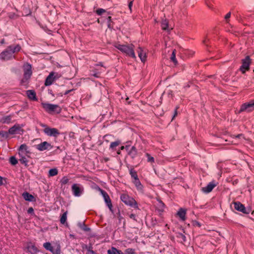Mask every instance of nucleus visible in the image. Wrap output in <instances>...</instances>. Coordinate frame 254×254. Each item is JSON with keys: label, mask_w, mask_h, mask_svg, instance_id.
Masks as SVG:
<instances>
[{"label": "nucleus", "mask_w": 254, "mask_h": 254, "mask_svg": "<svg viewBox=\"0 0 254 254\" xmlns=\"http://www.w3.org/2000/svg\"><path fill=\"white\" fill-rule=\"evenodd\" d=\"M231 12H229L225 16V19L226 21H227L228 19H229L231 16Z\"/></svg>", "instance_id": "obj_47"}, {"label": "nucleus", "mask_w": 254, "mask_h": 254, "mask_svg": "<svg viewBox=\"0 0 254 254\" xmlns=\"http://www.w3.org/2000/svg\"><path fill=\"white\" fill-rule=\"evenodd\" d=\"M71 189L72 194L75 197L80 196L84 192V187L80 184H73Z\"/></svg>", "instance_id": "obj_5"}, {"label": "nucleus", "mask_w": 254, "mask_h": 254, "mask_svg": "<svg viewBox=\"0 0 254 254\" xmlns=\"http://www.w3.org/2000/svg\"><path fill=\"white\" fill-rule=\"evenodd\" d=\"M119 220L120 222L121 221V220L123 218V217L120 214L118 216Z\"/></svg>", "instance_id": "obj_57"}, {"label": "nucleus", "mask_w": 254, "mask_h": 254, "mask_svg": "<svg viewBox=\"0 0 254 254\" xmlns=\"http://www.w3.org/2000/svg\"><path fill=\"white\" fill-rule=\"evenodd\" d=\"M120 198L127 205L133 207L134 208H138L137 202L133 198L129 196L128 195L125 193L122 194Z\"/></svg>", "instance_id": "obj_4"}, {"label": "nucleus", "mask_w": 254, "mask_h": 254, "mask_svg": "<svg viewBox=\"0 0 254 254\" xmlns=\"http://www.w3.org/2000/svg\"><path fill=\"white\" fill-rule=\"evenodd\" d=\"M159 203H160V205H161L162 207H164V204L162 202V201H160L159 202Z\"/></svg>", "instance_id": "obj_59"}, {"label": "nucleus", "mask_w": 254, "mask_h": 254, "mask_svg": "<svg viewBox=\"0 0 254 254\" xmlns=\"http://www.w3.org/2000/svg\"><path fill=\"white\" fill-rule=\"evenodd\" d=\"M0 56V58L3 60H9L14 58L12 52L9 49L8 47L5 51L1 53Z\"/></svg>", "instance_id": "obj_13"}, {"label": "nucleus", "mask_w": 254, "mask_h": 254, "mask_svg": "<svg viewBox=\"0 0 254 254\" xmlns=\"http://www.w3.org/2000/svg\"><path fill=\"white\" fill-rule=\"evenodd\" d=\"M132 4H133V0H131L129 1V2L128 3V8L130 11H131V7L132 6Z\"/></svg>", "instance_id": "obj_46"}, {"label": "nucleus", "mask_w": 254, "mask_h": 254, "mask_svg": "<svg viewBox=\"0 0 254 254\" xmlns=\"http://www.w3.org/2000/svg\"><path fill=\"white\" fill-rule=\"evenodd\" d=\"M43 247L45 249L49 251H51L52 249L54 247L51 245V244L50 242H46L44 243Z\"/></svg>", "instance_id": "obj_30"}, {"label": "nucleus", "mask_w": 254, "mask_h": 254, "mask_svg": "<svg viewBox=\"0 0 254 254\" xmlns=\"http://www.w3.org/2000/svg\"><path fill=\"white\" fill-rule=\"evenodd\" d=\"M29 153L30 151L28 150V147L26 144H22L20 146L18 152L19 155H27Z\"/></svg>", "instance_id": "obj_17"}, {"label": "nucleus", "mask_w": 254, "mask_h": 254, "mask_svg": "<svg viewBox=\"0 0 254 254\" xmlns=\"http://www.w3.org/2000/svg\"><path fill=\"white\" fill-rule=\"evenodd\" d=\"M26 248L28 251L31 254H37L38 252L37 247L31 242L27 244Z\"/></svg>", "instance_id": "obj_16"}, {"label": "nucleus", "mask_w": 254, "mask_h": 254, "mask_svg": "<svg viewBox=\"0 0 254 254\" xmlns=\"http://www.w3.org/2000/svg\"><path fill=\"white\" fill-rule=\"evenodd\" d=\"M22 126L19 124H16L14 125L13 127H10L8 131L9 134H22L24 132V130L22 128Z\"/></svg>", "instance_id": "obj_10"}, {"label": "nucleus", "mask_w": 254, "mask_h": 254, "mask_svg": "<svg viewBox=\"0 0 254 254\" xmlns=\"http://www.w3.org/2000/svg\"><path fill=\"white\" fill-rule=\"evenodd\" d=\"M105 12H106V10L103 8H98L96 10V13L98 15H101Z\"/></svg>", "instance_id": "obj_41"}, {"label": "nucleus", "mask_w": 254, "mask_h": 254, "mask_svg": "<svg viewBox=\"0 0 254 254\" xmlns=\"http://www.w3.org/2000/svg\"><path fill=\"white\" fill-rule=\"evenodd\" d=\"M6 179L0 176V186L3 185L4 184L3 181H5Z\"/></svg>", "instance_id": "obj_43"}, {"label": "nucleus", "mask_w": 254, "mask_h": 254, "mask_svg": "<svg viewBox=\"0 0 254 254\" xmlns=\"http://www.w3.org/2000/svg\"><path fill=\"white\" fill-rule=\"evenodd\" d=\"M161 27L163 30H168V21L166 19L162 20L161 22Z\"/></svg>", "instance_id": "obj_27"}, {"label": "nucleus", "mask_w": 254, "mask_h": 254, "mask_svg": "<svg viewBox=\"0 0 254 254\" xmlns=\"http://www.w3.org/2000/svg\"><path fill=\"white\" fill-rule=\"evenodd\" d=\"M216 184L214 181L210 182L206 187L202 188V191L206 193L211 192L212 190L216 187Z\"/></svg>", "instance_id": "obj_15"}, {"label": "nucleus", "mask_w": 254, "mask_h": 254, "mask_svg": "<svg viewBox=\"0 0 254 254\" xmlns=\"http://www.w3.org/2000/svg\"><path fill=\"white\" fill-rule=\"evenodd\" d=\"M100 190L101 193L102 194L104 198L109 196V195L105 190H101L100 189Z\"/></svg>", "instance_id": "obj_42"}, {"label": "nucleus", "mask_w": 254, "mask_h": 254, "mask_svg": "<svg viewBox=\"0 0 254 254\" xmlns=\"http://www.w3.org/2000/svg\"><path fill=\"white\" fill-rule=\"evenodd\" d=\"M53 254H61V246L60 244H57L55 247H54L50 251Z\"/></svg>", "instance_id": "obj_25"}, {"label": "nucleus", "mask_w": 254, "mask_h": 254, "mask_svg": "<svg viewBox=\"0 0 254 254\" xmlns=\"http://www.w3.org/2000/svg\"><path fill=\"white\" fill-rule=\"evenodd\" d=\"M100 65L101 66H103V65H102L101 64H100Z\"/></svg>", "instance_id": "obj_63"}, {"label": "nucleus", "mask_w": 254, "mask_h": 254, "mask_svg": "<svg viewBox=\"0 0 254 254\" xmlns=\"http://www.w3.org/2000/svg\"><path fill=\"white\" fill-rule=\"evenodd\" d=\"M177 109H178V108L176 107L175 110V112H174V115L173 116V119L176 116H177Z\"/></svg>", "instance_id": "obj_51"}, {"label": "nucleus", "mask_w": 254, "mask_h": 254, "mask_svg": "<svg viewBox=\"0 0 254 254\" xmlns=\"http://www.w3.org/2000/svg\"><path fill=\"white\" fill-rule=\"evenodd\" d=\"M193 225L197 226L198 227H200V226H201L200 223L199 222H197V221H194L193 222Z\"/></svg>", "instance_id": "obj_48"}, {"label": "nucleus", "mask_w": 254, "mask_h": 254, "mask_svg": "<svg viewBox=\"0 0 254 254\" xmlns=\"http://www.w3.org/2000/svg\"><path fill=\"white\" fill-rule=\"evenodd\" d=\"M27 212L29 214H33L34 213V209L32 207H30L28 208L27 210Z\"/></svg>", "instance_id": "obj_45"}, {"label": "nucleus", "mask_w": 254, "mask_h": 254, "mask_svg": "<svg viewBox=\"0 0 254 254\" xmlns=\"http://www.w3.org/2000/svg\"><path fill=\"white\" fill-rule=\"evenodd\" d=\"M49 173L50 176H55L58 174V171L56 168L51 169L49 170Z\"/></svg>", "instance_id": "obj_32"}, {"label": "nucleus", "mask_w": 254, "mask_h": 254, "mask_svg": "<svg viewBox=\"0 0 254 254\" xmlns=\"http://www.w3.org/2000/svg\"><path fill=\"white\" fill-rule=\"evenodd\" d=\"M73 89H70V90H66L64 93V95H67L68 94V93H69L70 92H71L72 91H73Z\"/></svg>", "instance_id": "obj_52"}, {"label": "nucleus", "mask_w": 254, "mask_h": 254, "mask_svg": "<svg viewBox=\"0 0 254 254\" xmlns=\"http://www.w3.org/2000/svg\"><path fill=\"white\" fill-rule=\"evenodd\" d=\"M5 43V40L4 39H2L0 40V44L2 45V44H4Z\"/></svg>", "instance_id": "obj_54"}, {"label": "nucleus", "mask_w": 254, "mask_h": 254, "mask_svg": "<svg viewBox=\"0 0 254 254\" xmlns=\"http://www.w3.org/2000/svg\"><path fill=\"white\" fill-rule=\"evenodd\" d=\"M137 53L141 61L144 63L146 60L145 52H144L141 48L139 47L137 50Z\"/></svg>", "instance_id": "obj_18"}, {"label": "nucleus", "mask_w": 254, "mask_h": 254, "mask_svg": "<svg viewBox=\"0 0 254 254\" xmlns=\"http://www.w3.org/2000/svg\"><path fill=\"white\" fill-rule=\"evenodd\" d=\"M147 158V162H150V163H154V158L153 157L151 156L149 153H146L145 154Z\"/></svg>", "instance_id": "obj_38"}, {"label": "nucleus", "mask_w": 254, "mask_h": 254, "mask_svg": "<svg viewBox=\"0 0 254 254\" xmlns=\"http://www.w3.org/2000/svg\"><path fill=\"white\" fill-rule=\"evenodd\" d=\"M129 217L130 218L134 220H136V216L135 214H131L130 215H129Z\"/></svg>", "instance_id": "obj_49"}, {"label": "nucleus", "mask_w": 254, "mask_h": 254, "mask_svg": "<svg viewBox=\"0 0 254 254\" xmlns=\"http://www.w3.org/2000/svg\"><path fill=\"white\" fill-rule=\"evenodd\" d=\"M251 62L252 60L249 56H246L245 59L242 60V64L240 69L243 73H245L247 70H249Z\"/></svg>", "instance_id": "obj_7"}, {"label": "nucleus", "mask_w": 254, "mask_h": 254, "mask_svg": "<svg viewBox=\"0 0 254 254\" xmlns=\"http://www.w3.org/2000/svg\"><path fill=\"white\" fill-rule=\"evenodd\" d=\"M177 237L180 239L182 242H185L186 241V237L185 235L182 233H179L177 235Z\"/></svg>", "instance_id": "obj_40"}, {"label": "nucleus", "mask_w": 254, "mask_h": 254, "mask_svg": "<svg viewBox=\"0 0 254 254\" xmlns=\"http://www.w3.org/2000/svg\"><path fill=\"white\" fill-rule=\"evenodd\" d=\"M69 182V179L67 177L64 176L63 177L60 181V183L62 185H64L68 183Z\"/></svg>", "instance_id": "obj_34"}, {"label": "nucleus", "mask_w": 254, "mask_h": 254, "mask_svg": "<svg viewBox=\"0 0 254 254\" xmlns=\"http://www.w3.org/2000/svg\"><path fill=\"white\" fill-rule=\"evenodd\" d=\"M177 215L179 216L182 221H185L186 220V211L185 209L182 208H180L177 212Z\"/></svg>", "instance_id": "obj_22"}, {"label": "nucleus", "mask_w": 254, "mask_h": 254, "mask_svg": "<svg viewBox=\"0 0 254 254\" xmlns=\"http://www.w3.org/2000/svg\"><path fill=\"white\" fill-rule=\"evenodd\" d=\"M41 105L44 110L49 113L59 114L61 112V108L58 105L48 103H42Z\"/></svg>", "instance_id": "obj_2"}, {"label": "nucleus", "mask_w": 254, "mask_h": 254, "mask_svg": "<svg viewBox=\"0 0 254 254\" xmlns=\"http://www.w3.org/2000/svg\"><path fill=\"white\" fill-rule=\"evenodd\" d=\"M23 197L24 199L28 201H35V199L34 197V196L31 194H30L29 192L27 191L24 192L22 194Z\"/></svg>", "instance_id": "obj_19"}, {"label": "nucleus", "mask_w": 254, "mask_h": 254, "mask_svg": "<svg viewBox=\"0 0 254 254\" xmlns=\"http://www.w3.org/2000/svg\"><path fill=\"white\" fill-rule=\"evenodd\" d=\"M171 60L175 64H177V61L176 58V50H174L171 56L170 57Z\"/></svg>", "instance_id": "obj_33"}, {"label": "nucleus", "mask_w": 254, "mask_h": 254, "mask_svg": "<svg viewBox=\"0 0 254 254\" xmlns=\"http://www.w3.org/2000/svg\"><path fill=\"white\" fill-rule=\"evenodd\" d=\"M19 156H20V158L19 159V162L21 164H24L25 166H28V160L27 159V158L24 156V155Z\"/></svg>", "instance_id": "obj_26"}, {"label": "nucleus", "mask_w": 254, "mask_h": 254, "mask_svg": "<svg viewBox=\"0 0 254 254\" xmlns=\"http://www.w3.org/2000/svg\"><path fill=\"white\" fill-rule=\"evenodd\" d=\"M111 23H110V22L108 23V27L109 28H111L112 27Z\"/></svg>", "instance_id": "obj_56"}, {"label": "nucleus", "mask_w": 254, "mask_h": 254, "mask_svg": "<svg viewBox=\"0 0 254 254\" xmlns=\"http://www.w3.org/2000/svg\"><path fill=\"white\" fill-rule=\"evenodd\" d=\"M254 110V100H252L248 103L243 104L238 111V113L243 112H250Z\"/></svg>", "instance_id": "obj_6"}, {"label": "nucleus", "mask_w": 254, "mask_h": 254, "mask_svg": "<svg viewBox=\"0 0 254 254\" xmlns=\"http://www.w3.org/2000/svg\"><path fill=\"white\" fill-rule=\"evenodd\" d=\"M242 134H238L237 136V137H239Z\"/></svg>", "instance_id": "obj_61"}, {"label": "nucleus", "mask_w": 254, "mask_h": 254, "mask_svg": "<svg viewBox=\"0 0 254 254\" xmlns=\"http://www.w3.org/2000/svg\"><path fill=\"white\" fill-rule=\"evenodd\" d=\"M124 149H126L125 146H122L121 147V149L123 150Z\"/></svg>", "instance_id": "obj_60"}, {"label": "nucleus", "mask_w": 254, "mask_h": 254, "mask_svg": "<svg viewBox=\"0 0 254 254\" xmlns=\"http://www.w3.org/2000/svg\"><path fill=\"white\" fill-rule=\"evenodd\" d=\"M129 174L130 175L131 178H133L134 180L138 178L137 172L133 168H131L129 169Z\"/></svg>", "instance_id": "obj_28"}, {"label": "nucleus", "mask_w": 254, "mask_h": 254, "mask_svg": "<svg viewBox=\"0 0 254 254\" xmlns=\"http://www.w3.org/2000/svg\"><path fill=\"white\" fill-rule=\"evenodd\" d=\"M133 183L134 184L135 186L136 187L137 190L141 192H143V185L140 183L139 179L138 178L137 179L134 180Z\"/></svg>", "instance_id": "obj_21"}, {"label": "nucleus", "mask_w": 254, "mask_h": 254, "mask_svg": "<svg viewBox=\"0 0 254 254\" xmlns=\"http://www.w3.org/2000/svg\"><path fill=\"white\" fill-rule=\"evenodd\" d=\"M125 254H135V250L131 248L127 249L125 251Z\"/></svg>", "instance_id": "obj_37"}, {"label": "nucleus", "mask_w": 254, "mask_h": 254, "mask_svg": "<svg viewBox=\"0 0 254 254\" xmlns=\"http://www.w3.org/2000/svg\"><path fill=\"white\" fill-rule=\"evenodd\" d=\"M126 149L127 152V154L131 158H134L137 154V150L134 146L130 147V145H126Z\"/></svg>", "instance_id": "obj_14"}, {"label": "nucleus", "mask_w": 254, "mask_h": 254, "mask_svg": "<svg viewBox=\"0 0 254 254\" xmlns=\"http://www.w3.org/2000/svg\"><path fill=\"white\" fill-rule=\"evenodd\" d=\"M107 21H108V23H109V22L112 23V18L111 16H108V17L107 18Z\"/></svg>", "instance_id": "obj_53"}, {"label": "nucleus", "mask_w": 254, "mask_h": 254, "mask_svg": "<svg viewBox=\"0 0 254 254\" xmlns=\"http://www.w3.org/2000/svg\"><path fill=\"white\" fill-rule=\"evenodd\" d=\"M120 143V141L119 140H117L114 142H112L111 143L110 145V148L111 149H114L117 146H118Z\"/></svg>", "instance_id": "obj_35"}, {"label": "nucleus", "mask_w": 254, "mask_h": 254, "mask_svg": "<svg viewBox=\"0 0 254 254\" xmlns=\"http://www.w3.org/2000/svg\"><path fill=\"white\" fill-rule=\"evenodd\" d=\"M41 126L43 127H44V128H46V127H47L45 124H42L41 125Z\"/></svg>", "instance_id": "obj_55"}, {"label": "nucleus", "mask_w": 254, "mask_h": 254, "mask_svg": "<svg viewBox=\"0 0 254 254\" xmlns=\"http://www.w3.org/2000/svg\"><path fill=\"white\" fill-rule=\"evenodd\" d=\"M234 206L236 210L244 214H249L251 212L250 208H246L244 205L239 201L235 202L234 203Z\"/></svg>", "instance_id": "obj_11"}, {"label": "nucleus", "mask_w": 254, "mask_h": 254, "mask_svg": "<svg viewBox=\"0 0 254 254\" xmlns=\"http://www.w3.org/2000/svg\"><path fill=\"white\" fill-rule=\"evenodd\" d=\"M8 47L9 49H10L11 52H12L13 55L14 53L19 52L21 49V47L19 44H17L15 46L10 45L8 46Z\"/></svg>", "instance_id": "obj_24"}, {"label": "nucleus", "mask_w": 254, "mask_h": 254, "mask_svg": "<svg viewBox=\"0 0 254 254\" xmlns=\"http://www.w3.org/2000/svg\"><path fill=\"white\" fill-rule=\"evenodd\" d=\"M78 226L82 230L85 232H89L90 231V229L87 227L84 223H79Z\"/></svg>", "instance_id": "obj_29"}, {"label": "nucleus", "mask_w": 254, "mask_h": 254, "mask_svg": "<svg viewBox=\"0 0 254 254\" xmlns=\"http://www.w3.org/2000/svg\"><path fill=\"white\" fill-rule=\"evenodd\" d=\"M9 162L12 165H15L17 163V160L14 156H11L9 158Z\"/></svg>", "instance_id": "obj_36"}, {"label": "nucleus", "mask_w": 254, "mask_h": 254, "mask_svg": "<svg viewBox=\"0 0 254 254\" xmlns=\"http://www.w3.org/2000/svg\"><path fill=\"white\" fill-rule=\"evenodd\" d=\"M35 148L40 151H44L45 150H50L53 149V146L52 144L47 142L43 141L40 143L35 145Z\"/></svg>", "instance_id": "obj_9"}, {"label": "nucleus", "mask_w": 254, "mask_h": 254, "mask_svg": "<svg viewBox=\"0 0 254 254\" xmlns=\"http://www.w3.org/2000/svg\"><path fill=\"white\" fill-rule=\"evenodd\" d=\"M115 47L122 53L126 54L127 55L133 59L136 58V56L133 50V46L132 45H121L117 44Z\"/></svg>", "instance_id": "obj_1"}, {"label": "nucleus", "mask_w": 254, "mask_h": 254, "mask_svg": "<svg viewBox=\"0 0 254 254\" xmlns=\"http://www.w3.org/2000/svg\"><path fill=\"white\" fill-rule=\"evenodd\" d=\"M104 199L105 202L106 203V205H107V206L109 208L110 210L112 212H113V210L112 209L113 205H112V202H111V200L109 196H108L107 197L104 198Z\"/></svg>", "instance_id": "obj_23"}, {"label": "nucleus", "mask_w": 254, "mask_h": 254, "mask_svg": "<svg viewBox=\"0 0 254 254\" xmlns=\"http://www.w3.org/2000/svg\"><path fill=\"white\" fill-rule=\"evenodd\" d=\"M7 118H8L9 120H10V118L9 117H7L6 118V119Z\"/></svg>", "instance_id": "obj_62"}, {"label": "nucleus", "mask_w": 254, "mask_h": 254, "mask_svg": "<svg viewBox=\"0 0 254 254\" xmlns=\"http://www.w3.org/2000/svg\"><path fill=\"white\" fill-rule=\"evenodd\" d=\"M60 77V76L58 73L51 72L45 80V85L46 86L51 85L55 80L59 79Z\"/></svg>", "instance_id": "obj_8"}, {"label": "nucleus", "mask_w": 254, "mask_h": 254, "mask_svg": "<svg viewBox=\"0 0 254 254\" xmlns=\"http://www.w3.org/2000/svg\"><path fill=\"white\" fill-rule=\"evenodd\" d=\"M108 254H116V252L113 251V248L112 250H109L108 251Z\"/></svg>", "instance_id": "obj_50"}, {"label": "nucleus", "mask_w": 254, "mask_h": 254, "mask_svg": "<svg viewBox=\"0 0 254 254\" xmlns=\"http://www.w3.org/2000/svg\"><path fill=\"white\" fill-rule=\"evenodd\" d=\"M32 67L30 64H27L24 66V75L23 78L21 80V84L26 85L28 83V80L32 75Z\"/></svg>", "instance_id": "obj_3"}, {"label": "nucleus", "mask_w": 254, "mask_h": 254, "mask_svg": "<svg viewBox=\"0 0 254 254\" xmlns=\"http://www.w3.org/2000/svg\"><path fill=\"white\" fill-rule=\"evenodd\" d=\"M26 94L27 97L30 100L33 101H37V98L36 97V94L34 90H28L26 91Z\"/></svg>", "instance_id": "obj_20"}, {"label": "nucleus", "mask_w": 254, "mask_h": 254, "mask_svg": "<svg viewBox=\"0 0 254 254\" xmlns=\"http://www.w3.org/2000/svg\"><path fill=\"white\" fill-rule=\"evenodd\" d=\"M104 160L105 162H108L109 160V159L108 158L106 157L104 158Z\"/></svg>", "instance_id": "obj_58"}, {"label": "nucleus", "mask_w": 254, "mask_h": 254, "mask_svg": "<svg viewBox=\"0 0 254 254\" xmlns=\"http://www.w3.org/2000/svg\"><path fill=\"white\" fill-rule=\"evenodd\" d=\"M0 136L3 138H7L8 137L9 134L8 132L2 130L0 131Z\"/></svg>", "instance_id": "obj_39"}, {"label": "nucleus", "mask_w": 254, "mask_h": 254, "mask_svg": "<svg viewBox=\"0 0 254 254\" xmlns=\"http://www.w3.org/2000/svg\"><path fill=\"white\" fill-rule=\"evenodd\" d=\"M43 131L47 135L55 137H58L60 134V131L56 128L46 127Z\"/></svg>", "instance_id": "obj_12"}, {"label": "nucleus", "mask_w": 254, "mask_h": 254, "mask_svg": "<svg viewBox=\"0 0 254 254\" xmlns=\"http://www.w3.org/2000/svg\"><path fill=\"white\" fill-rule=\"evenodd\" d=\"M100 72H97V71H95L94 72V73H93V75L95 77H97V78H98L100 77Z\"/></svg>", "instance_id": "obj_44"}, {"label": "nucleus", "mask_w": 254, "mask_h": 254, "mask_svg": "<svg viewBox=\"0 0 254 254\" xmlns=\"http://www.w3.org/2000/svg\"><path fill=\"white\" fill-rule=\"evenodd\" d=\"M67 219V212H64L63 215H62L61 219H60V222L62 224H64Z\"/></svg>", "instance_id": "obj_31"}]
</instances>
